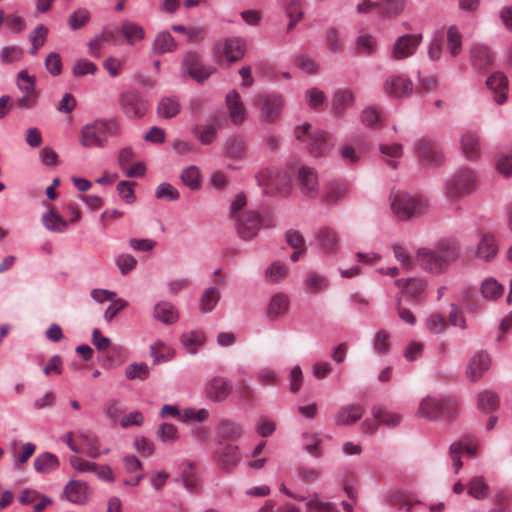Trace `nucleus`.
I'll use <instances>...</instances> for the list:
<instances>
[{
    "label": "nucleus",
    "instance_id": "20e7f679",
    "mask_svg": "<svg viewBox=\"0 0 512 512\" xmlns=\"http://www.w3.org/2000/svg\"><path fill=\"white\" fill-rule=\"evenodd\" d=\"M455 411L456 404L451 399L427 396L419 404L418 415L434 420L442 416H451Z\"/></svg>",
    "mask_w": 512,
    "mask_h": 512
},
{
    "label": "nucleus",
    "instance_id": "7c9ffc66",
    "mask_svg": "<svg viewBox=\"0 0 512 512\" xmlns=\"http://www.w3.org/2000/svg\"><path fill=\"white\" fill-rule=\"evenodd\" d=\"M205 334L200 330L185 332L181 336V343L190 354L197 353L198 349L205 343Z\"/></svg>",
    "mask_w": 512,
    "mask_h": 512
},
{
    "label": "nucleus",
    "instance_id": "f8f14e48",
    "mask_svg": "<svg viewBox=\"0 0 512 512\" xmlns=\"http://www.w3.org/2000/svg\"><path fill=\"white\" fill-rule=\"evenodd\" d=\"M182 67L184 71L198 82L206 80L213 73L211 66H204L200 63L199 55L195 52H188L185 55Z\"/></svg>",
    "mask_w": 512,
    "mask_h": 512
},
{
    "label": "nucleus",
    "instance_id": "774afa93",
    "mask_svg": "<svg viewBox=\"0 0 512 512\" xmlns=\"http://www.w3.org/2000/svg\"><path fill=\"white\" fill-rule=\"evenodd\" d=\"M157 433L162 442H175L178 439V429L170 423L161 424Z\"/></svg>",
    "mask_w": 512,
    "mask_h": 512
},
{
    "label": "nucleus",
    "instance_id": "b1692460",
    "mask_svg": "<svg viewBox=\"0 0 512 512\" xmlns=\"http://www.w3.org/2000/svg\"><path fill=\"white\" fill-rule=\"evenodd\" d=\"M470 58L473 67L480 72L485 71L493 61L490 50L486 46L480 44L472 46Z\"/></svg>",
    "mask_w": 512,
    "mask_h": 512
},
{
    "label": "nucleus",
    "instance_id": "603ef678",
    "mask_svg": "<svg viewBox=\"0 0 512 512\" xmlns=\"http://www.w3.org/2000/svg\"><path fill=\"white\" fill-rule=\"evenodd\" d=\"M209 418V411L206 408L195 409L192 407L185 408L182 412L180 421L183 423L196 422L202 423Z\"/></svg>",
    "mask_w": 512,
    "mask_h": 512
},
{
    "label": "nucleus",
    "instance_id": "13d9d810",
    "mask_svg": "<svg viewBox=\"0 0 512 512\" xmlns=\"http://www.w3.org/2000/svg\"><path fill=\"white\" fill-rule=\"evenodd\" d=\"M98 70L95 63L88 59H79L75 62L72 68V73L75 77H82L85 75H94Z\"/></svg>",
    "mask_w": 512,
    "mask_h": 512
},
{
    "label": "nucleus",
    "instance_id": "79ce46f5",
    "mask_svg": "<svg viewBox=\"0 0 512 512\" xmlns=\"http://www.w3.org/2000/svg\"><path fill=\"white\" fill-rule=\"evenodd\" d=\"M328 279L316 272H311L307 275L304 281L305 290L309 293H318L328 287Z\"/></svg>",
    "mask_w": 512,
    "mask_h": 512
},
{
    "label": "nucleus",
    "instance_id": "bb28decb",
    "mask_svg": "<svg viewBox=\"0 0 512 512\" xmlns=\"http://www.w3.org/2000/svg\"><path fill=\"white\" fill-rule=\"evenodd\" d=\"M302 437L304 449L308 454L316 458L323 455L321 444L323 443L324 436L320 432H304Z\"/></svg>",
    "mask_w": 512,
    "mask_h": 512
},
{
    "label": "nucleus",
    "instance_id": "e433bc0d",
    "mask_svg": "<svg viewBox=\"0 0 512 512\" xmlns=\"http://www.w3.org/2000/svg\"><path fill=\"white\" fill-rule=\"evenodd\" d=\"M467 486L468 494L477 500H483L489 495V486L482 476L472 477Z\"/></svg>",
    "mask_w": 512,
    "mask_h": 512
},
{
    "label": "nucleus",
    "instance_id": "6e6d98bb",
    "mask_svg": "<svg viewBox=\"0 0 512 512\" xmlns=\"http://www.w3.org/2000/svg\"><path fill=\"white\" fill-rule=\"evenodd\" d=\"M478 407L485 411H494L498 407V396L496 393L486 390L479 393Z\"/></svg>",
    "mask_w": 512,
    "mask_h": 512
},
{
    "label": "nucleus",
    "instance_id": "49530a36",
    "mask_svg": "<svg viewBox=\"0 0 512 512\" xmlns=\"http://www.w3.org/2000/svg\"><path fill=\"white\" fill-rule=\"evenodd\" d=\"M504 292L503 286L494 278H487L481 284V293L484 298L495 300Z\"/></svg>",
    "mask_w": 512,
    "mask_h": 512
},
{
    "label": "nucleus",
    "instance_id": "2eb2a0df",
    "mask_svg": "<svg viewBox=\"0 0 512 512\" xmlns=\"http://www.w3.org/2000/svg\"><path fill=\"white\" fill-rule=\"evenodd\" d=\"M221 447L215 451V459L217 464L222 468L229 470L236 466L241 460V453L239 447L232 443L222 444Z\"/></svg>",
    "mask_w": 512,
    "mask_h": 512
},
{
    "label": "nucleus",
    "instance_id": "412c9836",
    "mask_svg": "<svg viewBox=\"0 0 512 512\" xmlns=\"http://www.w3.org/2000/svg\"><path fill=\"white\" fill-rule=\"evenodd\" d=\"M364 414V409L360 405L348 404L339 409L336 413L334 422L337 425H351L358 421Z\"/></svg>",
    "mask_w": 512,
    "mask_h": 512
},
{
    "label": "nucleus",
    "instance_id": "37998d69",
    "mask_svg": "<svg viewBox=\"0 0 512 512\" xmlns=\"http://www.w3.org/2000/svg\"><path fill=\"white\" fill-rule=\"evenodd\" d=\"M220 300V291L216 287L207 288L200 299V310L203 313L211 312Z\"/></svg>",
    "mask_w": 512,
    "mask_h": 512
},
{
    "label": "nucleus",
    "instance_id": "6ab92c4d",
    "mask_svg": "<svg viewBox=\"0 0 512 512\" xmlns=\"http://www.w3.org/2000/svg\"><path fill=\"white\" fill-rule=\"evenodd\" d=\"M298 181L301 191L309 196H314L318 191V175L317 172L310 167L303 166L298 172Z\"/></svg>",
    "mask_w": 512,
    "mask_h": 512
},
{
    "label": "nucleus",
    "instance_id": "f257e3e1",
    "mask_svg": "<svg viewBox=\"0 0 512 512\" xmlns=\"http://www.w3.org/2000/svg\"><path fill=\"white\" fill-rule=\"evenodd\" d=\"M459 255V248L453 240H443L433 249L420 248L416 254L419 265L427 272L441 274L448 264Z\"/></svg>",
    "mask_w": 512,
    "mask_h": 512
},
{
    "label": "nucleus",
    "instance_id": "ea45409f",
    "mask_svg": "<svg viewBox=\"0 0 512 512\" xmlns=\"http://www.w3.org/2000/svg\"><path fill=\"white\" fill-rule=\"evenodd\" d=\"M354 103V94L350 89H339L334 94L333 108L337 114H341Z\"/></svg>",
    "mask_w": 512,
    "mask_h": 512
},
{
    "label": "nucleus",
    "instance_id": "0eeeda50",
    "mask_svg": "<svg viewBox=\"0 0 512 512\" xmlns=\"http://www.w3.org/2000/svg\"><path fill=\"white\" fill-rule=\"evenodd\" d=\"M234 220L236 221L238 234L245 240L252 239L256 236L259 229L268 226L255 211L243 212Z\"/></svg>",
    "mask_w": 512,
    "mask_h": 512
},
{
    "label": "nucleus",
    "instance_id": "39448f33",
    "mask_svg": "<svg viewBox=\"0 0 512 512\" xmlns=\"http://www.w3.org/2000/svg\"><path fill=\"white\" fill-rule=\"evenodd\" d=\"M391 207L399 219L406 220L421 214L426 209L427 202L406 193L398 192L393 196Z\"/></svg>",
    "mask_w": 512,
    "mask_h": 512
},
{
    "label": "nucleus",
    "instance_id": "09e8293b",
    "mask_svg": "<svg viewBox=\"0 0 512 512\" xmlns=\"http://www.w3.org/2000/svg\"><path fill=\"white\" fill-rule=\"evenodd\" d=\"M227 155L233 159H242L245 157L246 150L244 141L240 137H231L225 143Z\"/></svg>",
    "mask_w": 512,
    "mask_h": 512
},
{
    "label": "nucleus",
    "instance_id": "cd10ccee",
    "mask_svg": "<svg viewBox=\"0 0 512 512\" xmlns=\"http://www.w3.org/2000/svg\"><path fill=\"white\" fill-rule=\"evenodd\" d=\"M59 459L50 452L39 454L34 459V468L38 473L49 474L59 467Z\"/></svg>",
    "mask_w": 512,
    "mask_h": 512
},
{
    "label": "nucleus",
    "instance_id": "ddd939ff",
    "mask_svg": "<svg viewBox=\"0 0 512 512\" xmlns=\"http://www.w3.org/2000/svg\"><path fill=\"white\" fill-rule=\"evenodd\" d=\"M383 89L387 95L401 98L408 96L412 92L413 84L404 76L392 75L385 80Z\"/></svg>",
    "mask_w": 512,
    "mask_h": 512
},
{
    "label": "nucleus",
    "instance_id": "f3484780",
    "mask_svg": "<svg viewBox=\"0 0 512 512\" xmlns=\"http://www.w3.org/2000/svg\"><path fill=\"white\" fill-rule=\"evenodd\" d=\"M486 85L493 92L494 101L502 105L507 99L508 79L501 72H494L487 80Z\"/></svg>",
    "mask_w": 512,
    "mask_h": 512
},
{
    "label": "nucleus",
    "instance_id": "4d7b16f0",
    "mask_svg": "<svg viewBox=\"0 0 512 512\" xmlns=\"http://www.w3.org/2000/svg\"><path fill=\"white\" fill-rule=\"evenodd\" d=\"M23 56V50L16 45L5 46L0 50V62L10 64L19 61Z\"/></svg>",
    "mask_w": 512,
    "mask_h": 512
},
{
    "label": "nucleus",
    "instance_id": "c756f323",
    "mask_svg": "<svg viewBox=\"0 0 512 512\" xmlns=\"http://www.w3.org/2000/svg\"><path fill=\"white\" fill-rule=\"evenodd\" d=\"M153 316L156 320L165 324H173L178 320V312L169 302L157 303L154 307Z\"/></svg>",
    "mask_w": 512,
    "mask_h": 512
},
{
    "label": "nucleus",
    "instance_id": "8fccbe9b",
    "mask_svg": "<svg viewBox=\"0 0 512 512\" xmlns=\"http://www.w3.org/2000/svg\"><path fill=\"white\" fill-rule=\"evenodd\" d=\"M17 86L24 95L37 94L35 77L29 75L26 70L18 73Z\"/></svg>",
    "mask_w": 512,
    "mask_h": 512
},
{
    "label": "nucleus",
    "instance_id": "0e129e2a",
    "mask_svg": "<svg viewBox=\"0 0 512 512\" xmlns=\"http://www.w3.org/2000/svg\"><path fill=\"white\" fill-rule=\"evenodd\" d=\"M156 197L167 201H176L180 195L176 188L170 183H161L156 188Z\"/></svg>",
    "mask_w": 512,
    "mask_h": 512
},
{
    "label": "nucleus",
    "instance_id": "473e14b6",
    "mask_svg": "<svg viewBox=\"0 0 512 512\" xmlns=\"http://www.w3.org/2000/svg\"><path fill=\"white\" fill-rule=\"evenodd\" d=\"M180 110V102L174 96L162 98L157 107L158 115L166 119L175 117L180 112Z\"/></svg>",
    "mask_w": 512,
    "mask_h": 512
},
{
    "label": "nucleus",
    "instance_id": "4be33fe9",
    "mask_svg": "<svg viewBox=\"0 0 512 512\" xmlns=\"http://www.w3.org/2000/svg\"><path fill=\"white\" fill-rule=\"evenodd\" d=\"M226 103L232 121L236 125L243 123L246 119V109L239 93L235 90L229 92L226 96Z\"/></svg>",
    "mask_w": 512,
    "mask_h": 512
},
{
    "label": "nucleus",
    "instance_id": "c03bdc74",
    "mask_svg": "<svg viewBox=\"0 0 512 512\" xmlns=\"http://www.w3.org/2000/svg\"><path fill=\"white\" fill-rule=\"evenodd\" d=\"M218 430L220 435L227 439H238L243 434L241 425L228 419H223L218 423Z\"/></svg>",
    "mask_w": 512,
    "mask_h": 512
},
{
    "label": "nucleus",
    "instance_id": "4468645a",
    "mask_svg": "<svg viewBox=\"0 0 512 512\" xmlns=\"http://www.w3.org/2000/svg\"><path fill=\"white\" fill-rule=\"evenodd\" d=\"M267 192H277L286 195L290 191L291 176L287 171L271 169L268 171V178L265 183Z\"/></svg>",
    "mask_w": 512,
    "mask_h": 512
},
{
    "label": "nucleus",
    "instance_id": "a211bd4d",
    "mask_svg": "<svg viewBox=\"0 0 512 512\" xmlns=\"http://www.w3.org/2000/svg\"><path fill=\"white\" fill-rule=\"evenodd\" d=\"M283 98L281 95L269 94L262 98L261 116L266 121L276 120L282 111Z\"/></svg>",
    "mask_w": 512,
    "mask_h": 512
},
{
    "label": "nucleus",
    "instance_id": "f704fd0d",
    "mask_svg": "<svg viewBox=\"0 0 512 512\" xmlns=\"http://www.w3.org/2000/svg\"><path fill=\"white\" fill-rule=\"evenodd\" d=\"M288 305V297L285 294L277 293L273 295L267 308L268 317L271 319L279 317L286 312Z\"/></svg>",
    "mask_w": 512,
    "mask_h": 512
},
{
    "label": "nucleus",
    "instance_id": "a19ab883",
    "mask_svg": "<svg viewBox=\"0 0 512 512\" xmlns=\"http://www.w3.org/2000/svg\"><path fill=\"white\" fill-rule=\"evenodd\" d=\"M318 240L321 249L327 253H333L336 250L338 238L334 231L329 228H322L318 233Z\"/></svg>",
    "mask_w": 512,
    "mask_h": 512
},
{
    "label": "nucleus",
    "instance_id": "69168bd1",
    "mask_svg": "<svg viewBox=\"0 0 512 512\" xmlns=\"http://www.w3.org/2000/svg\"><path fill=\"white\" fill-rule=\"evenodd\" d=\"M346 194L347 188L344 185L332 184L327 188L324 194V200L328 203H336L344 198Z\"/></svg>",
    "mask_w": 512,
    "mask_h": 512
},
{
    "label": "nucleus",
    "instance_id": "393cba45",
    "mask_svg": "<svg viewBox=\"0 0 512 512\" xmlns=\"http://www.w3.org/2000/svg\"><path fill=\"white\" fill-rule=\"evenodd\" d=\"M333 146L332 138L323 131H316L310 138L308 150L311 155L318 157L324 154Z\"/></svg>",
    "mask_w": 512,
    "mask_h": 512
},
{
    "label": "nucleus",
    "instance_id": "052dcab7",
    "mask_svg": "<svg viewBox=\"0 0 512 512\" xmlns=\"http://www.w3.org/2000/svg\"><path fill=\"white\" fill-rule=\"evenodd\" d=\"M115 264L122 275H127L134 270L137 265V260L133 255L123 253L116 256Z\"/></svg>",
    "mask_w": 512,
    "mask_h": 512
},
{
    "label": "nucleus",
    "instance_id": "a878e982",
    "mask_svg": "<svg viewBox=\"0 0 512 512\" xmlns=\"http://www.w3.org/2000/svg\"><path fill=\"white\" fill-rule=\"evenodd\" d=\"M461 149L464 156L469 160H475L480 155V142L476 133L467 132L463 134L460 140Z\"/></svg>",
    "mask_w": 512,
    "mask_h": 512
},
{
    "label": "nucleus",
    "instance_id": "e2e57ef3",
    "mask_svg": "<svg viewBox=\"0 0 512 512\" xmlns=\"http://www.w3.org/2000/svg\"><path fill=\"white\" fill-rule=\"evenodd\" d=\"M446 327L445 318L437 313H433L426 319V328L431 334L438 335L444 331Z\"/></svg>",
    "mask_w": 512,
    "mask_h": 512
},
{
    "label": "nucleus",
    "instance_id": "338daca9",
    "mask_svg": "<svg viewBox=\"0 0 512 512\" xmlns=\"http://www.w3.org/2000/svg\"><path fill=\"white\" fill-rule=\"evenodd\" d=\"M90 18V13L87 9L80 8L73 12L69 17V26L72 30H77L84 26Z\"/></svg>",
    "mask_w": 512,
    "mask_h": 512
},
{
    "label": "nucleus",
    "instance_id": "aec40b11",
    "mask_svg": "<svg viewBox=\"0 0 512 512\" xmlns=\"http://www.w3.org/2000/svg\"><path fill=\"white\" fill-rule=\"evenodd\" d=\"M63 494L74 504H84L88 500V486L81 481L71 480L64 487Z\"/></svg>",
    "mask_w": 512,
    "mask_h": 512
},
{
    "label": "nucleus",
    "instance_id": "864d4df0",
    "mask_svg": "<svg viewBox=\"0 0 512 512\" xmlns=\"http://www.w3.org/2000/svg\"><path fill=\"white\" fill-rule=\"evenodd\" d=\"M306 102L314 110H320L326 102L325 93L317 87H312L305 92Z\"/></svg>",
    "mask_w": 512,
    "mask_h": 512
},
{
    "label": "nucleus",
    "instance_id": "c85d7f7f",
    "mask_svg": "<svg viewBox=\"0 0 512 512\" xmlns=\"http://www.w3.org/2000/svg\"><path fill=\"white\" fill-rule=\"evenodd\" d=\"M497 252L498 247L495 243L494 236L491 234L483 235L477 246V257L489 261L496 256Z\"/></svg>",
    "mask_w": 512,
    "mask_h": 512
},
{
    "label": "nucleus",
    "instance_id": "a18cd8bd",
    "mask_svg": "<svg viewBox=\"0 0 512 512\" xmlns=\"http://www.w3.org/2000/svg\"><path fill=\"white\" fill-rule=\"evenodd\" d=\"M48 29L43 24L37 25L29 35V40L32 43V47L29 50V54L34 56L37 54L39 48L46 42Z\"/></svg>",
    "mask_w": 512,
    "mask_h": 512
},
{
    "label": "nucleus",
    "instance_id": "680f3d73",
    "mask_svg": "<svg viewBox=\"0 0 512 512\" xmlns=\"http://www.w3.org/2000/svg\"><path fill=\"white\" fill-rule=\"evenodd\" d=\"M181 180L184 185L190 189H197L200 186V172L197 167L190 166L186 168L181 174Z\"/></svg>",
    "mask_w": 512,
    "mask_h": 512
},
{
    "label": "nucleus",
    "instance_id": "c9c22d12",
    "mask_svg": "<svg viewBox=\"0 0 512 512\" xmlns=\"http://www.w3.org/2000/svg\"><path fill=\"white\" fill-rule=\"evenodd\" d=\"M176 48V42L172 35L167 31L159 32L153 42V52L164 54L172 52Z\"/></svg>",
    "mask_w": 512,
    "mask_h": 512
},
{
    "label": "nucleus",
    "instance_id": "4c0bfd02",
    "mask_svg": "<svg viewBox=\"0 0 512 512\" xmlns=\"http://www.w3.org/2000/svg\"><path fill=\"white\" fill-rule=\"evenodd\" d=\"M192 133L200 140L203 145H208L214 142L216 139L217 127L215 123L196 125L192 128Z\"/></svg>",
    "mask_w": 512,
    "mask_h": 512
},
{
    "label": "nucleus",
    "instance_id": "72a5a7b5",
    "mask_svg": "<svg viewBox=\"0 0 512 512\" xmlns=\"http://www.w3.org/2000/svg\"><path fill=\"white\" fill-rule=\"evenodd\" d=\"M121 32L130 45L141 41L145 37L144 28L138 23L129 20L122 23Z\"/></svg>",
    "mask_w": 512,
    "mask_h": 512
},
{
    "label": "nucleus",
    "instance_id": "9d476101",
    "mask_svg": "<svg viewBox=\"0 0 512 512\" xmlns=\"http://www.w3.org/2000/svg\"><path fill=\"white\" fill-rule=\"evenodd\" d=\"M120 105L124 114L131 119L144 116L148 109L147 102L135 91H127L121 94Z\"/></svg>",
    "mask_w": 512,
    "mask_h": 512
},
{
    "label": "nucleus",
    "instance_id": "dca6fc26",
    "mask_svg": "<svg viewBox=\"0 0 512 512\" xmlns=\"http://www.w3.org/2000/svg\"><path fill=\"white\" fill-rule=\"evenodd\" d=\"M491 366V359L485 352L476 353L467 365L466 374L471 381H477L482 378L485 371Z\"/></svg>",
    "mask_w": 512,
    "mask_h": 512
},
{
    "label": "nucleus",
    "instance_id": "2f4dec72",
    "mask_svg": "<svg viewBox=\"0 0 512 512\" xmlns=\"http://www.w3.org/2000/svg\"><path fill=\"white\" fill-rule=\"evenodd\" d=\"M42 224L44 227L52 232L63 233L68 228V222L65 221L60 215L53 210H48L42 216Z\"/></svg>",
    "mask_w": 512,
    "mask_h": 512
},
{
    "label": "nucleus",
    "instance_id": "5701e85b",
    "mask_svg": "<svg viewBox=\"0 0 512 512\" xmlns=\"http://www.w3.org/2000/svg\"><path fill=\"white\" fill-rule=\"evenodd\" d=\"M418 157L427 164H434L441 161V154L434 142L422 138L416 144Z\"/></svg>",
    "mask_w": 512,
    "mask_h": 512
},
{
    "label": "nucleus",
    "instance_id": "5fc2aeb1",
    "mask_svg": "<svg viewBox=\"0 0 512 512\" xmlns=\"http://www.w3.org/2000/svg\"><path fill=\"white\" fill-rule=\"evenodd\" d=\"M286 12L290 19L287 25V31H291L295 25L303 18L304 12L301 8L300 2L296 0H292L287 5Z\"/></svg>",
    "mask_w": 512,
    "mask_h": 512
},
{
    "label": "nucleus",
    "instance_id": "9b49d317",
    "mask_svg": "<svg viewBox=\"0 0 512 512\" xmlns=\"http://www.w3.org/2000/svg\"><path fill=\"white\" fill-rule=\"evenodd\" d=\"M218 54L223 55L227 61H239L245 54L246 42L240 37H229L216 45Z\"/></svg>",
    "mask_w": 512,
    "mask_h": 512
},
{
    "label": "nucleus",
    "instance_id": "7ed1b4c3",
    "mask_svg": "<svg viewBox=\"0 0 512 512\" xmlns=\"http://www.w3.org/2000/svg\"><path fill=\"white\" fill-rule=\"evenodd\" d=\"M478 177L471 168L456 170L446 181L445 195L450 199H460L476 191Z\"/></svg>",
    "mask_w": 512,
    "mask_h": 512
},
{
    "label": "nucleus",
    "instance_id": "1a4fd4ad",
    "mask_svg": "<svg viewBox=\"0 0 512 512\" xmlns=\"http://www.w3.org/2000/svg\"><path fill=\"white\" fill-rule=\"evenodd\" d=\"M422 34H406L398 37L391 49V58L394 60H403L412 56L420 43Z\"/></svg>",
    "mask_w": 512,
    "mask_h": 512
},
{
    "label": "nucleus",
    "instance_id": "f03ea898",
    "mask_svg": "<svg viewBox=\"0 0 512 512\" xmlns=\"http://www.w3.org/2000/svg\"><path fill=\"white\" fill-rule=\"evenodd\" d=\"M119 127L111 120H96L84 125L80 130L79 142L84 148H103L108 138L116 135Z\"/></svg>",
    "mask_w": 512,
    "mask_h": 512
},
{
    "label": "nucleus",
    "instance_id": "de8ad7c7",
    "mask_svg": "<svg viewBox=\"0 0 512 512\" xmlns=\"http://www.w3.org/2000/svg\"><path fill=\"white\" fill-rule=\"evenodd\" d=\"M373 416L380 424L388 427H395L400 424L401 416L397 413L390 412L382 407H375L373 409Z\"/></svg>",
    "mask_w": 512,
    "mask_h": 512
},
{
    "label": "nucleus",
    "instance_id": "423d86ee",
    "mask_svg": "<svg viewBox=\"0 0 512 512\" xmlns=\"http://www.w3.org/2000/svg\"><path fill=\"white\" fill-rule=\"evenodd\" d=\"M402 296L412 303H421L426 297L427 283L417 277L401 278L395 281Z\"/></svg>",
    "mask_w": 512,
    "mask_h": 512
},
{
    "label": "nucleus",
    "instance_id": "3c124183",
    "mask_svg": "<svg viewBox=\"0 0 512 512\" xmlns=\"http://www.w3.org/2000/svg\"><path fill=\"white\" fill-rule=\"evenodd\" d=\"M149 375L150 367L146 363H133L125 369V376L129 380H146Z\"/></svg>",
    "mask_w": 512,
    "mask_h": 512
},
{
    "label": "nucleus",
    "instance_id": "58836bf2",
    "mask_svg": "<svg viewBox=\"0 0 512 512\" xmlns=\"http://www.w3.org/2000/svg\"><path fill=\"white\" fill-rule=\"evenodd\" d=\"M447 50L452 57H456L462 50V34L456 25L449 26L447 30Z\"/></svg>",
    "mask_w": 512,
    "mask_h": 512
},
{
    "label": "nucleus",
    "instance_id": "6e6552de",
    "mask_svg": "<svg viewBox=\"0 0 512 512\" xmlns=\"http://www.w3.org/2000/svg\"><path fill=\"white\" fill-rule=\"evenodd\" d=\"M233 390L232 383L223 376H213L204 385V396L214 403L224 402Z\"/></svg>",
    "mask_w": 512,
    "mask_h": 512
},
{
    "label": "nucleus",
    "instance_id": "bf43d9fd",
    "mask_svg": "<svg viewBox=\"0 0 512 512\" xmlns=\"http://www.w3.org/2000/svg\"><path fill=\"white\" fill-rule=\"evenodd\" d=\"M306 512H337V509L331 503L321 501L315 494L306 502Z\"/></svg>",
    "mask_w": 512,
    "mask_h": 512
}]
</instances>
